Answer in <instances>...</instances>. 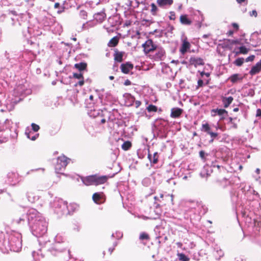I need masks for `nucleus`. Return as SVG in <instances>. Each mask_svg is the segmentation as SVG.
<instances>
[{"instance_id": "obj_1", "label": "nucleus", "mask_w": 261, "mask_h": 261, "mask_svg": "<svg viewBox=\"0 0 261 261\" xmlns=\"http://www.w3.org/2000/svg\"><path fill=\"white\" fill-rule=\"evenodd\" d=\"M30 225L33 234L37 237L42 236L47 231V222L44 218L38 221L33 222Z\"/></svg>"}, {"instance_id": "obj_2", "label": "nucleus", "mask_w": 261, "mask_h": 261, "mask_svg": "<svg viewBox=\"0 0 261 261\" xmlns=\"http://www.w3.org/2000/svg\"><path fill=\"white\" fill-rule=\"evenodd\" d=\"M109 176H97L96 175L89 176L83 178V182L86 186L98 185L105 183L108 180Z\"/></svg>"}, {"instance_id": "obj_3", "label": "nucleus", "mask_w": 261, "mask_h": 261, "mask_svg": "<svg viewBox=\"0 0 261 261\" xmlns=\"http://www.w3.org/2000/svg\"><path fill=\"white\" fill-rule=\"evenodd\" d=\"M10 244L11 249L15 252H19L22 247V236L18 233H16L11 236Z\"/></svg>"}, {"instance_id": "obj_4", "label": "nucleus", "mask_w": 261, "mask_h": 261, "mask_svg": "<svg viewBox=\"0 0 261 261\" xmlns=\"http://www.w3.org/2000/svg\"><path fill=\"white\" fill-rule=\"evenodd\" d=\"M51 205L58 214H62L65 213L67 207V202L59 198H55L53 202L51 203Z\"/></svg>"}, {"instance_id": "obj_5", "label": "nucleus", "mask_w": 261, "mask_h": 261, "mask_svg": "<svg viewBox=\"0 0 261 261\" xmlns=\"http://www.w3.org/2000/svg\"><path fill=\"white\" fill-rule=\"evenodd\" d=\"M69 159L67 158L64 155H62L58 158L57 162L55 165V170L57 173H61L66 166L67 165Z\"/></svg>"}, {"instance_id": "obj_6", "label": "nucleus", "mask_w": 261, "mask_h": 261, "mask_svg": "<svg viewBox=\"0 0 261 261\" xmlns=\"http://www.w3.org/2000/svg\"><path fill=\"white\" fill-rule=\"evenodd\" d=\"M27 215L30 225L32 224L33 222H36L43 219L41 214L34 208L30 209L28 212Z\"/></svg>"}, {"instance_id": "obj_7", "label": "nucleus", "mask_w": 261, "mask_h": 261, "mask_svg": "<svg viewBox=\"0 0 261 261\" xmlns=\"http://www.w3.org/2000/svg\"><path fill=\"white\" fill-rule=\"evenodd\" d=\"M155 53L152 55V59L154 61H162L164 59L165 57V51L162 47H157L155 49Z\"/></svg>"}, {"instance_id": "obj_8", "label": "nucleus", "mask_w": 261, "mask_h": 261, "mask_svg": "<svg viewBox=\"0 0 261 261\" xmlns=\"http://www.w3.org/2000/svg\"><path fill=\"white\" fill-rule=\"evenodd\" d=\"M144 50L145 53L147 54L150 51L154 50L156 48V46L153 44L151 39L147 40L143 45Z\"/></svg>"}, {"instance_id": "obj_9", "label": "nucleus", "mask_w": 261, "mask_h": 261, "mask_svg": "<svg viewBox=\"0 0 261 261\" xmlns=\"http://www.w3.org/2000/svg\"><path fill=\"white\" fill-rule=\"evenodd\" d=\"M217 115L221 117V119H222L224 118V115H227V112L224 109H213L212 110V116L214 117Z\"/></svg>"}, {"instance_id": "obj_10", "label": "nucleus", "mask_w": 261, "mask_h": 261, "mask_svg": "<svg viewBox=\"0 0 261 261\" xmlns=\"http://www.w3.org/2000/svg\"><path fill=\"white\" fill-rule=\"evenodd\" d=\"M182 44L180 48V51L182 54H185L190 48V43L187 41V38L185 37L184 39L182 40Z\"/></svg>"}, {"instance_id": "obj_11", "label": "nucleus", "mask_w": 261, "mask_h": 261, "mask_svg": "<svg viewBox=\"0 0 261 261\" xmlns=\"http://www.w3.org/2000/svg\"><path fill=\"white\" fill-rule=\"evenodd\" d=\"M94 202L97 204H100L104 202L103 194L102 193H95L92 196Z\"/></svg>"}, {"instance_id": "obj_12", "label": "nucleus", "mask_w": 261, "mask_h": 261, "mask_svg": "<svg viewBox=\"0 0 261 261\" xmlns=\"http://www.w3.org/2000/svg\"><path fill=\"white\" fill-rule=\"evenodd\" d=\"M261 70V60L256 63V64L253 66L250 71H249V74L251 75H254L260 72Z\"/></svg>"}, {"instance_id": "obj_13", "label": "nucleus", "mask_w": 261, "mask_h": 261, "mask_svg": "<svg viewBox=\"0 0 261 261\" xmlns=\"http://www.w3.org/2000/svg\"><path fill=\"white\" fill-rule=\"evenodd\" d=\"M12 122L10 120L7 119L4 122H0V130H4L7 129H11Z\"/></svg>"}, {"instance_id": "obj_14", "label": "nucleus", "mask_w": 261, "mask_h": 261, "mask_svg": "<svg viewBox=\"0 0 261 261\" xmlns=\"http://www.w3.org/2000/svg\"><path fill=\"white\" fill-rule=\"evenodd\" d=\"M106 16V15L105 12L101 11L95 13L94 15V19L96 20L97 23H101L105 19Z\"/></svg>"}, {"instance_id": "obj_15", "label": "nucleus", "mask_w": 261, "mask_h": 261, "mask_svg": "<svg viewBox=\"0 0 261 261\" xmlns=\"http://www.w3.org/2000/svg\"><path fill=\"white\" fill-rule=\"evenodd\" d=\"M183 110L179 108H173L171 110L170 117L173 118H176L179 117Z\"/></svg>"}, {"instance_id": "obj_16", "label": "nucleus", "mask_w": 261, "mask_h": 261, "mask_svg": "<svg viewBox=\"0 0 261 261\" xmlns=\"http://www.w3.org/2000/svg\"><path fill=\"white\" fill-rule=\"evenodd\" d=\"M133 68V65L129 63L122 64L121 65V69L123 73L127 74Z\"/></svg>"}, {"instance_id": "obj_17", "label": "nucleus", "mask_w": 261, "mask_h": 261, "mask_svg": "<svg viewBox=\"0 0 261 261\" xmlns=\"http://www.w3.org/2000/svg\"><path fill=\"white\" fill-rule=\"evenodd\" d=\"M190 63L195 67L204 64L203 60L200 58L192 57L190 59Z\"/></svg>"}, {"instance_id": "obj_18", "label": "nucleus", "mask_w": 261, "mask_h": 261, "mask_svg": "<svg viewBox=\"0 0 261 261\" xmlns=\"http://www.w3.org/2000/svg\"><path fill=\"white\" fill-rule=\"evenodd\" d=\"M27 197L29 201L33 203L39 199V196L35 195L34 193L31 191L28 192Z\"/></svg>"}, {"instance_id": "obj_19", "label": "nucleus", "mask_w": 261, "mask_h": 261, "mask_svg": "<svg viewBox=\"0 0 261 261\" xmlns=\"http://www.w3.org/2000/svg\"><path fill=\"white\" fill-rule=\"evenodd\" d=\"M158 153L157 152H154L153 154L149 153L148 154V158L150 162L153 164H156L158 161Z\"/></svg>"}, {"instance_id": "obj_20", "label": "nucleus", "mask_w": 261, "mask_h": 261, "mask_svg": "<svg viewBox=\"0 0 261 261\" xmlns=\"http://www.w3.org/2000/svg\"><path fill=\"white\" fill-rule=\"evenodd\" d=\"M180 22L185 25H190L192 23V21L188 18L187 15H181L180 16Z\"/></svg>"}, {"instance_id": "obj_21", "label": "nucleus", "mask_w": 261, "mask_h": 261, "mask_svg": "<svg viewBox=\"0 0 261 261\" xmlns=\"http://www.w3.org/2000/svg\"><path fill=\"white\" fill-rule=\"evenodd\" d=\"M96 24L97 23L95 22L94 21H88L83 24L82 28L83 30H88L95 27Z\"/></svg>"}, {"instance_id": "obj_22", "label": "nucleus", "mask_w": 261, "mask_h": 261, "mask_svg": "<svg viewBox=\"0 0 261 261\" xmlns=\"http://www.w3.org/2000/svg\"><path fill=\"white\" fill-rule=\"evenodd\" d=\"M173 3V0H157V4L160 7L170 6Z\"/></svg>"}, {"instance_id": "obj_23", "label": "nucleus", "mask_w": 261, "mask_h": 261, "mask_svg": "<svg viewBox=\"0 0 261 261\" xmlns=\"http://www.w3.org/2000/svg\"><path fill=\"white\" fill-rule=\"evenodd\" d=\"M233 98L231 96H229L228 97H223L222 98V102L224 104V107L225 108H227L230 103L233 101Z\"/></svg>"}, {"instance_id": "obj_24", "label": "nucleus", "mask_w": 261, "mask_h": 261, "mask_svg": "<svg viewBox=\"0 0 261 261\" xmlns=\"http://www.w3.org/2000/svg\"><path fill=\"white\" fill-rule=\"evenodd\" d=\"M17 175L13 172H10L8 174V177L9 179V182H11L13 185H15L17 181L14 180V178L16 177Z\"/></svg>"}, {"instance_id": "obj_25", "label": "nucleus", "mask_w": 261, "mask_h": 261, "mask_svg": "<svg viewBox=\"0 0 261 261\" xmlns=\"http://www.w3.org/2000/svg\"><path fill=\"white\" fill-rule=\"evenodd\" d=\"M79 208V206L75 204V203H71L69 205H67V207L66 210H67L68 211L69 213H70L71 212H73L76 210H77Z\"/></svg>"}, {"instance_id": "obj_26", "label": "nucleus", "mask_w": 261, "mask_h": 261, "mask_svg": "<svg viewBox=\"0 0 261 261\" xmlns=\"http://www.w3.org/2000/svg\"><path fill=\"white\" fill-rule=\"evenodd\" d=\"M118 43V39L117 37H114L112 38L108 43V45L110 47H114Z\"/></svg>"}, {"instance_id": "obj_27", "label": "nucleus", "mask_w": 261, "mask_h": 261, "mask_svg": "<svg viewBox=\"0 0 261 261\" xmlns=\"http://www.w3.org/2000/svg\"><path fill=\"white\" fill-rule=\"evenodd\" d=\"M242 79V77L238 74H234L230 77V80L232 83H236L237 81Z\"/></svg>"}, {"instance_id": "obj_28", "label": "nucleus", "mask_w": 261, "mask_h": 261, "mask_svg": "<svg viewBox=\"0 0 261 261\" xmlns=\"http://www.w3.org/2000/svg\"><path fill=\"white\" fill-rule=\"evenodd\" d=\"M202 130L207 133L208 134H210L211 132V128L207 123L202 124Z\"/></svg>"}, {"instance_id": "obj_29", "label": "nucleus", "mask_w": 261, "mask_h": 261, "mask_svg": "<svg viewBox=\"0 0 261 261\" xmlns=\"http://www.w3.org/2000/svg\"><path fill=\"white\" fill-rule=\"evenodd\" d=\"M132 146V144L129 141H125L122 145V148L124 150H127L130 148Z\"/></svg>"}, {"instance_id": "obj_30", "label": "nucleus", "mask_w": 261, "mask_h": 261, "mask_svg": "<svg viewBox=\"0 0 261 261\" xmlns=\"http://www.w3.org/2000/svg\"><path fill=\"white\" fill-rule=\"evenodd\" d=\"M87 66V64L85 63H80L79 64H75V67L76 68L80 70H83L86 68Z\"/></svg>"}, {"instance_id": "obj_31", "label": "nucleus", "mask_w": 261, "mask_h": 261, "mask_svg": "<svg viewBox=\"0 0 261 261\" xmlns=\"http://www.w3.org/2000/svg\"><path fill=\"white\" fill-rule=\"evenodd\" d=\"M224 255V252L223 250L221 249H219L218 248H217V250H216V254L215 256L216 257H218L219 259L220 257L223 256Z\"/></svg>"}, {"instance_id": "obj_32", "label": "nucleus", "mask_w": 261, "mask_h": 261, "mask_svg": "<svg viewBox=\"0 0 261 261\" xmlns=\"http://www.w3.org/2000/svg\"><path fill=\"white\" fill-rule=\"evenodd\" d=\"M244 59L243 58L237 59L234 62V64L237 66H241L244 63Z\"/></svg>"}, {"instance_id": "obj_33", "label": "nucleus", "mask_w": 261, "mask_h": 261, "mask_svg": "<svg viewBox=\"0 0 261 261\" xmlns=\"http://www.w3.org/2000/svg\"><path fill=\"white\" fill-rule=\"evenodd\" d=\"M179 259L180 261H189V258L183 253L178 254Z\"/></svg>"}, {"instance_id": "obj_34", "label": "nucleus", "mask_w": 261, "mask_h": 261, "mask_svg": "<svg viewBox=\"0 0 261 261\" xmlns=\"http://www.w3.org/2000/svg\"><path fill=\"white\" fill-rule=\"evenodd\" d=\"M157 109V107L152 105H150L147 107V110L149 112H156Z\"/></svg>"}, {"instance_id": "obj_35", "label": "nucleus", "mask_w": 261, "mask_h": 261, "mask_svg": "<svg viewBox=\"0 0 261 261\" xmlns=\"http://www.w3.org/2000/svg\"><path fill=\"white\" fill-rule=\"evenodd\" d=\"M239 53L242 54H246L249 51V49L247 48L245 46H242L239 47Z\"/></svg>"}, {"instance_id": "obj_36", "label": "nucleus", "mask_w": 261, "mask_h": 261, "mask_svg": "<svg viewBox=\"0 0 261 261\" xmlns=\"http://www.w3.org/2000/svg\"><path fill=\"white\" fill-rule=\"evenodd\" d=\"M139 239L141 240H148L149 239V236L145 232H142L139 236Z\"/></svg>"}, {"instance_id": "obj_37", "label": "nucleus", "mask_w": 261, "mask_h": 261, "mask_svg": "<svg viewBox=\"0 0 261 261\" xmlns=\"http://www.w3.org/2000/svg\"><path fill=\"white\" fill-rule=\"evenodd\" d=\"M115 60L118 62H121L122 60V54L121 53H116L115 55Z\"/></svg>"}, {"instance_id": "obj_38", "label": "nucleus", "mask_w": 261, "mask_h": 261, "mask_svg": "<svg viewBox=\"0 0 261 261\" xmlns=\"http://www.w3.org/2000/svg\"><path fill=\"white\" fill-rule=\"evenodd\" d=\"M80 16L83 19H86L87 18V13L84 10H81L80 12Z\"/></svg>"}, {"instance_id": "obj_39", "label": "nucleus", "mask_w": 261, "mask_h": 261, "mask_svg": "<svg viewBox=\"0 0 261 261\" xmlns=\"http://www.w3.org/2000/svg\"><path fill=\"white\" fill-rule=\"evenodd\" d=\"M31 126L32 127V129L34 132H37L40 127L39 126L35 123H32Z\"/></svg>"}, {"instance_id": "obj_40", "label": "nucleus", "mask_w": 261, "mask_h": 261, "mask_svg": "<svg viewBox=\"0 0 261 261\" xmlns=\"http://www.w3.org/2000/svg\"><path fill=\"white\" fill-rule=\"evenodd\" d=\"M25 135L27 136L28 138L31 139L32 140H35L38 136V135H36L35 136L31 137L30 136V133H27V132H25Z\"/></svg>"}, {"instance_id": "obj_41", "label": "nucleus", "mask_w": 261, "mask_h": 261, "mask_svg": "<svg viewBox=\"0 0 261 261\" xmlns=\"http://www.w3.org/2000/svg\"><path fill=\"white\" fill-rule=\"evenodd\" d=\"M151 12L153 14L155 13L158 9L156 5L154 3H152L151 4Z\"/></svg>"}, {"instance_id": "obj_42", "label": "nucleus", "mask_w": 261, "mask_h": 261, "mask_svg": "<svg viewBox=\"0 0 261 261\" xmlns=\"http://www.w3.org/2000/svg\"><path fill=\"white\" fill-rule=\"evenodd\" d=\"M25 218V216L23 215L21 217L18 218H15L14 219V222H16L17 223H19L21 221H24V218Z\"/></svg>"}, {"instance_id": "obj_43", "label": "nucleus", "mask_w": 261, "mask_h": 261, "mask_svg": "<svg viewBox=\"0 0 261 261\" xmlns=\"http://www.w3.org/2000/svg\"><path fill=\"white\" fill-rule=\"evenodd\" d=\"M73 77L77 79H81L83 77V75L81 73H75L73 74Z\"/></svg>"}, {"instance_id": "obj_44", "label": "nucleus", "mask_w": 261, "mask_h": 261, "mask_svg": "<svg viewBox=\"0 0 261 261\" xmlns=\"http://www.w3.org/2000/svg\"><path fill=\"white\" fill-rule=\"evenodd\" d=\"M254 58H255V56L254 55H251V56H250L248 57H247L245 61L247 62H250V61H252L254 60Z\"/></svg>"}, {"instance_id": "obj_45", "label": "nucleus", "mask_w": 261, "mask_h": 261, "mask_svg": "<svg viewBox=\"0 0 261 261\" xmlns=\"http://www.w3.org/2000/svg\"><path fill=\"white\" fill-rule=\"evenodd\" d=\"M209 135L211 136V138H212V139L211 140V142H213L214 138H216L218 136V134L217 133H213L212 132H211V133H210Z\"/></svg>"}, {"instance_id": "obj_46", "label": "nucleus", "mask_w": 261, "mask_h": 261, "mask_svg": "<svg viewBox=\"0 0 261 261\" xmlns=\"http://www.w3.org/2000/svg\"><path fill=\"white\" fill-rule=\"evenodd\" d=\"M231 44H238L239 41L238 40H227Z\"/></svg>"}, {"instance_id": "obj_47", "label": "nucleus", "mask_w": 261, "mask_h": 261, "mask_svg": "<svg viewBox=\"0 0 261 261\" xmlns=\"http://www.w3.org/2000/svg\"><path fill=\"white\" fill-rule=\"evenodd\" d=\"M21 88V86H18L15 90L17 91L18 94H22L23 93L22 91H20V89Z\"/></svg>"}, {"instance_id": "obj_48", "label": "nucleus", "mask_w": 261, "mask_h": 261, "mask_svg": "<svg viewBox=\"0 0 261 261\" xmlns=\"http://www.w3.org/2000/svg\"><path fill=\"white\" fill-rule=\"evenodd\" d=\"M250 16H254L255 17L257 16V12L255 10L252 11L250 13Z\"/></svg>"}, {"instance_id": "obj_49", "label": "nucleus", "mask_w": 261, "mask_h": 261, "mask_svg": "<svg viewBox=\"0 0 261 261\" xmlns=\"http://www.w3.org/2000/svg\"><path fill=\"white\" fill-rule=\"evenodd\" d=\"M257 117H261V110L258 109L256 111V115Z\"/></svg>"}, {"instance_id": "obj_50", "label": "nucleus", "mask_w": 261, "mask_h": 261, "mask_svg": "<svg viewBox=\"0 0 261 261\" xmlns=\"http://www.w3.org/2000/svg\"><path fill=\"white\" fill-rule=\"evenodd\" d=\"M236 1L239 4H242L243 3H244L246 5L247 3V0H236Z\"/></svg>"}, {"instance_id": "obj_51", "label": "nucleus", "mask_w": 261, "mask_h": 261, "mask_svg": "<svg viewBox=\"0 0 261 261\" xmlns=\"http://www.w3.org/2000/svg\"><path fill=\"white\" fill-rule=\"evenodd\" d=\"M124 84L125 86H128L131 84V82L129 80H126V81H125Z\"/></svg>"}, {"instance_id": "obj_52", "label": "nucleus", "mask_w": 261, "mask_h": 261, "mask_svg": "<svg viewBox=\"0 0 261 261\" xmlns=\"http://www.w3.org/2000/svg\"><path fill=\"white\" fill-rule=\"evenodd\" d=\"M141 104V101H139V100H137L135 101V105H136V108H138Z\"/></svg>"}, {"instance_id": "obj_53", "label": "nucleus", "mask_w": 261, "mask_h": 261, "mask_svg": "<svg viewBox=\"0 0 261 261\" xmlns=\"http://www.w3.org/2000/svg\"><path fill=\"white\" fill-rule=\"evenodd\" d=\"M232 25L233 27L234 28H235L237 30H238V29H239V25H238V24L237 23H233L232 24Z\"/></svg>"}, {"instance_id": "obj_54", "label": "nucleus", "mask_w": 261, "mask_h": 261, "mask_svg": "<svg viewBox=\"0 0 261 261\" xmlns=\"http://www.w3.org/2000/svg\"><path fill=\"white\" fill-rule=\"evenodd\" d=\"M171 16H170V19H175V15L173 13H171Z\"/></svg>"}, {"instance_id": "obj_55", "label": "nucleus", "mask_w": 261, "mask_h": 261, "mask_svg": "<svg viewBox=\"0 0 261 261\" xmlns=\"http://www.w3.org/2000/svg\"><path fill=\"white\" fill-rule=\"evenodd\" d=\"M84 83V81H83V80L79 82V85L81 86H83Z\"/></svg>"}, {"instance_id": "obj_56", "label": "nucleus", "mask_w": 261, "mask_h": 261, "mask_svg": "<svg viewBox=\"0 0 261 261\" xmlns=\"http://www.w3.org/2000/svg\"><path fill=\"white\" fill-rule=\"evenodd\" d=\"M233 34V32L232 31H229L227 33V34L229 35V36H231L232 35V34Z\"/></svg>"}, {"instance_id": "obj_57", "label": "nucleus", "mask_w": 261, "mask_h": 261, "mask_svg": "<svg viewBox=\"0 0 261 261\" xmlns=\"http://www.w3.org/2000/svg\"><path fill=\"white\" fill-rule=\"evenodd\" d=\"M59 6H60L59 3H56L55 4L54 7H55V8H58L59 7Z\"/></svg>"}, {"instance_id": "obj_58", "label": "nucleus", "mask_w": 261, "mask_h": 261, "mask_svg": "<svg viewBox=\"0 0 261 261\" xmlns=\"http://www.w3.org/2000/svg\"><path fill=\"white\" fill-rule=\"evenodd\" d=\"M200 156H201V158H203V156H204V152H203V151H201L200 152Z\"/></svg>"}, {"instance_id": "obj_59", "label": "nucleus", "mask_w": 261, "mask_h": 261, "mask_svg": "<svg viewBox=\"0 0 261 261\" xmlns=\"http://www.w3.org/2000/svg\"><path fill=\"white\" fill-rule=\"evenodd\" d=\"M202 83L203 82L202 80H199L198 82V85L200 86L202 85Z\"/></svg>"}, {"instance_id": "obj_60", "label": "nucleus", "mask_w": 261, "mask_h": 261, "mask_svg": "<svg viewBox=\"0 0 261 261\" xmlns=\"http://www.w3.org/2000/svg\"><path fill=\"white\" fill-rule=\"evenodd\" d=\"M7 141V139L5 138L2 141L0 139V143Z\"/></svg>"}, {"instance_id": "obj_61", "label": "nucleus", "mask_w": 261, "mask_h": 261, "mask_svg": "<svg viewBox=\"0 0 261 261\" xmlns=\"http://www.w3.org/2000/svg\"><path fill=\"white\" fill-rule=\"evenodd\" d=\"M113 250H114V248H110L109 249V251L110 252V253H112V252H113Z\"/></svg>"}, {"instance_id": "obj_62", "label": "nucleus", "mask_w": 261, "mask_h": 261, "mask_svg": "<svg viewBox=\"0 0 261 261\" xmlns=\"http://www.w3.org/2000/svg\"><path fill=\"white\" fill-rule=\"evenodd\" d=\"M208 36H209V35H203V36H202V37H203V38H207Z\"/></svg>"}, {"instance_id": "obj_63", "label": "nucleus", "mask_w": 261, "mask_h": 261, "mask_svg": "<svg viewBox=\"0 0 261 261\" xmlns=\"http://www.w3.org/2000/svg\"><path fill=\"white\" fill-rule=\"evenodd\" d=\"M232 124H233V127L234 128H236L237 127V124L234 123H232Z\"/></svg>"}, {"instance_id": "obj_64", "label": "nucleus", "mask_w": 261, "mask_h": 261, "mask_svg": "<svg viewBox=\"0 0 261 261\" xmlns=\"http://www.w3.org/2000/svg\"><path fill=\"white\" fill-rule=\"evenodd\" d=\"M89 99L91 100H93V95H90V97H89Z\"/></svg>"}]
</instances>
